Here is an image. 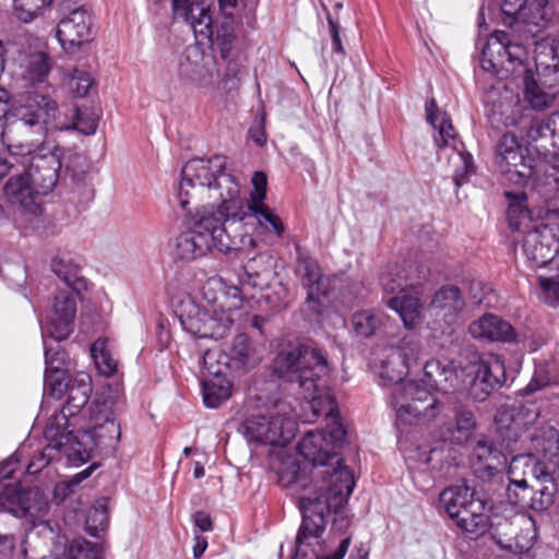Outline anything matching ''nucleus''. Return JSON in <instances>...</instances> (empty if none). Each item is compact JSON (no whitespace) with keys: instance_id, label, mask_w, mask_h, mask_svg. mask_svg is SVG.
Listing matches in <instances>:
<instances>
[{"instance_id":"obj_1","label":"nucleus","mask_w":559,"mask_h":559,"mask_svg":"<svg viewBox=\"0 0 559 559\" xmlns=\"http://www.w3.org/2000/svg\"><path fill=\"white\" fill-rule=\"evenodd\" d=\"M274 371L286 379L296 394L306 400L314 417L324 416L329 438L324 431H309L298 442V452L312 463L322 477L324 490L334 487L333 474L341 469H350L343 465L335 449L343 443L346 430L341 421L336 401L328 386L330 367L326 357L312 343L299 344L281 350L274 359Z\"/></svg>"},{"instance_id":"obj_2","label":"nucleus","mask_w":559,"mask_h":559,"mask_svg":"<svg viewBox=\"0 0 559 559\" xmlns=\"http://www.w3.org/2000/svg\"><path fill=\"white\" fill-rule=\"evenodd\" d=\"M225 166L227 157L217 154L210 158H193L182 167L177 198L186 213L187 228L174 239L171 253L176 259L194 261L213 248L223 253L236 251L227 222L218 214V201L211 194L202 199L193 197L200 188L216 190L214 174Z\"/></svg>"},{"instance_id":"obj_3","label":"nucleus","mask_w":559,"mask_h":559,"mask_svg":"<svg viewBox=\"0 0 559 559\" xmlns=\"http://www.w3.org/2000/svg\"><path fill=\"white\" fill-rule=\"evenodd\" d=\"M213 182L216 190L200 188L193 197L202 199L205 194H211L218 201V214L227 222L233 242H239L234 245L236 251L247 252L255 248L253 230L258 225L277 237L283 236L285 228L282 219L264 203L267 187L264 173L253 174V190L249 200L246 199L238 178L226 173V167L214 174Z\"/></svg>"},{"instance_id":"obj_4","label":"nucleus","mask_w":559,"mask_h":559,"mask_svg":"<svg viewBox=\"0 0 559 559\" xmlns=\"http://www.w3.org/2000/svg\"><path fill=\"white\" fill-rule=\"evenodd\" d=\"M418 353V344L412 337H404L397 345L382 348L376 359L377 372L383 384H394L392 396L397 419L408 425L430 420L442 408L428 389L415 381H403Z\"/></svg>"},{"instance_id":"obj_5","label":"nucleus","mask_w":559,"mask_h":559,"mask_svg":"<svg viewBox=\"0 0 559 559\" xmlns=\"http://www.w3.org/2000/svg\"><path fill=\"white\" fill-rule=\"evenodd\" d=\"M49 503L38 488H23L20 484L4 485L0 493V511L16 518H29L32 528L22 544L24 559H56L67 538L48 521L35 519L48 511Z\"/></svg>"},{"instance_id":"obj_6","label":"nucleus","mask_w":559,"mask_h":559,"mask_svg":"<svg viewBox=\"0 0 559 559\" xmlns=\"http://www.w3.org/2000/svg\"><path fill=\"white\" fill-rule=\"evenodd\" d=\"M58 116V103L51 96L33 92L9 107L0 139L8 151L24 157L45 144L44 140Z\"/></svg>"},{"instance_id":"obj_7","label":"nucleus","mask_w":559,"mask_h":559,"mask_svg":"<svg viewBox=\"0 0 559 559\" xmlns=\"http://www.w3.org/2000/svg\"><path fill=\"white\" fill-rule=\"evenodd\" d=\"M203 296L211 308H199L190 302L180 314L182 328L200 338H222L235 321L242 300L237 287L225 289L217 280L209 281L203 287Z\"/></svg>"},{"instance_id":"obj_8","label":"nucleus","mask_w":559,"mask_h":559,"mask_svg":"<svg viewBox=\"0 0 559 559\" xmlns=\"http://www.w3.org/2000/svg\"><path fill=\"white\" fill-rule=\"evenodd\" d=\"M332 480L334 487L331 490L318 487L299 498L302 520L297 534L323 536L326 516L332 510L337 512L347 502L355 487L353 473L341 468L333 474Z\"/></svg>"},{"instance_id":"obj_9","label":"nucleus","mask_w":559,"mask_h":559,"mask_svg":"<svg viewBox=\"0 0 559 559\" xmlns=\"http://www.w3.org/2000/svg\"><path fill=\"white\" fill-rule=\"evenodd\" d=\"M243 435L250 441L271 447H286L295 437L297 423L284 403L275 405L267 414H257L243 423Z\"/></svg>"},{"instance_id":"obj_10","label":"nucleus","mask_w":559,"mask_h":559,"mask_svg":"<svg viewBox=\"0 0 559 559\" xmlns=\"http://www.w3.org/2000/svg\"><path fill=\"white\" fill-rule=\"evenodd\" d=\"M427 121L437 131L435 143L439 148L451 147L454 154L450 160L454 164L455 170L453 180L456 187H461L467 180L468 176L474 174L475 166L473 156L463 150V143L456 138L454 127L444 111H440L433 98L428 100L425 106Z\"/></svg>"},{"instance_id":"obj_11","label":"nucleus","mask_w":559,"mask_h":559,"mask_svg":"<svg viewBox=\"0 0 559 559\" xmlns=\"http://www.w3.org/2000/svg\"><path fill=\"white\" fill-rule=\"evenodd\" d=\"M496 164L511 183L524 185L534 175L536 160L512 132H504L497 142Z\"/></svg>"},{"instance_id":"obj_12","label":"nucleus","mask_w":559,"mask_h":559,"mask_svg":"<svg viewBox=\"0 0 559 559\" xmlns=\"http://www.w3.org/2000/svg\"><path fill=\"white\" fill-rule=\"evenodd\" d=\"M173 11L175 16L189 24L195 34L218 41L222 46V56L226 57L228 46L234 39L233 33L226 26L214 31L210 9L201 0H173Z\"/></svg>"},{"instance_id":"obj_13","label":"nucleus","mask_w":559,"mask_h":559,"mask_svg":"<svg viewBox=\"0 0 559 559\" xmlns=\"http://www.w3.org/2000/svg\"><path fill=\"white\" fill-rule=\"evenodd\" d=\"M28 157L26 174L41 194L49 193L57 185L61 169V150L58 146L39 145Z\"/></svg>"},{"instance_id":"obj_14","label":"nucleus","mask_w":559,"mask_h":559,"mask_svg":"<svg viewBox=\"0 0 559 559\" xmlns=\"http://www.w3.org/2000/svg\"><path fill=\"white\" fill-rule=\"evenodd\" d=\"M475 376L469 386V396L476 402H484L507 380L504 360L492 353L480 354L474 362Z\"/></svg>"},{"instance_id":"obj_15","label":"nucleus","mask_w":559,"mask_h":559,"mask_svg":"<svg viewBox=\"0 0 559 559\" xmlns=\"http://www.w3.org/2000/svg\"><path fill=\"white\" fill-rule=\"evenodd\" d=\"M44 437L47 445L35 456L26 467L28 474H37L51 461L58 460L61 454L69 460L78 459V453L85 451V448L79 443L78 437L71 432L59 431L53 426H46Z\"/></svg>"},{"instance_id":"obj_16","label":"nucleus","mask_w":559,"mask_h":559,"mask_svg":"<svg viewBox=\"0 0 559 559\" xmlns=\"http://www.w3.org/2000/svg\"><path fill=\"white\" fill-rule=\"evenodd\" d=\"M522 248L534 266L551 264L559 269V239L549 226L542 224L526 233Z\"/></svg>"},{"instance_id":"obj_17","label":"nucleus","mask_w":559,"mask_h":559,"mask_svg":"<svg viewBox=\"0 0 559 559\" xmlns=\"http://www.w3.org/2000/svg\"><path fill=\"white\" fill-rule=\"evenodd\" d=\"M296 272L301 277V283L308 289L306 306L309 311L321 314L325 308V296L321 289L322 273L316 259L300 245L295 246Z\"/></svg>"},{"instance_id":"obj_18","label":"nucleus","mask_w":559,"mask_h":559,"mask_svg":"<svg viewBox=\"0 0 559 559\" xmlns=\"http://www.w3.org/2000/svg\"><path fill=\"white\" fill-rule=\"evenodd\" d=\"M80 292L60 289L53 298L48 316L46 335L57 342L66 340L73 331L76 313V297Z\"/></svg>"},{"instance_id":"obj_19","label":"nucleus","mask_w":559,"mask_h":559,"mask_svg":"<svg viewBox=\"0 0 559 559\" xmlns=\"http://www.w3.org/2000/svg\"><path fill=\"white\" fill-rule=\"evenodd\" d=\"M120 425L117 423L112 412L106 411L94 416V427L82 432L74 433L79 443L85 451L78 453V459L83 461L90 456L95 448L111 447L120 439Z\"/></svg>"},{"instance_id":"obj_20","label":"nucleus","mask_w":559,"mask_h":559,"mask_svg":"<svg viewBox=\"0 0 559 559\" xmlns=\"http://www.w3.org/2000/svg\"><path fill=\"white\" fill-rule=\"evenodd\" d=\"M469 463L478 478L490 480L503 472L507 466V456L492 440L481 435L472 444Z\"/></svg>"},{"instance_id":"obj_21","label":"nucleus","mask_w":559,"mask_h":559,"mask_svg":"<svg viewBox=\"0 0 559 559\" xmlns=\"http://www.w3.org/2000/svg\"><path fill=\"white\" fill-rule=\"evenodd\" d=\"M91 26L88 12L83 8L74 9L59 22L57 38L67 52L74 53L92 39Z\"/></svg>"},{"instance_id":"obj_22","label":"nucleus","mask_w":559,"mask_h":559,"mask_svg":"<svg viewBox=\"0 0 559 559\" xmlns=\"http://www.w3.org/2000/svg\"><path fill=\"white\" fill-rule=\"evenodd\" d=\"M68 399L62 409L53 414L47 424V426H53L59 431L71 432L74 436V430L70 427H74L71 421L72 418L86 405L91 394V384L87 376H83L80 379H75L71 382L69 388Z\"/></svg>"},{"instance_id":"obj_23","label":"nucleus","mask_w":559,"mask_h":559,"mask_svg":"<svg viewBox=\"0 0 559 559\" xmlns=\"http://www.w3.org/2000/svg\"><path fill=\"white\" fill-rule=\"evenodd\" d=\"M468 333L473 338L484 342L518 343L520 341L514 328L493 313H485L471 322Z\"/></svg>"},{"instance_id":"obj_24","label":"nucleus","mask_w":559,"mask_h":559,"mask_svg":"<svg viewBox=\"0 0 559 559\" xmlns=\"http://www.w3.org/2000/svg\"><path fill=\"white\" fill-rule=\"evenodd\" d=\"M464 308L465 299L460 288L453 285L440 287L429 304L431 316L447 325L456 323Z\"/></svg>"},{"instance_id":"obj_25","label":"nucleus","mask_w":559,"mask_h":559,"mask_svg":"<svg viewBox=\"0 0 559 559\" xmlns=\"http://www.w3.org/2000/svg\"><path fill=\"white\" fill-rule=\"evenodd\" d=\"M492 525L498 535L513 540L522 549H530L537 539L536 521L527 513L515 514L510 520L504 519Z\"/></svg>"},{"instance_id":"obj_26","label":"nucleus","mask_w":559,"mask_h":559,"mask_svg":"<svg viewBox=\"0 0 559 559\" xmlns=\"http://www.w3.org/2000/svg\"><path fill=\"white\" fill-rule=\"evenodd\" d=\"M427 272L423 267H415L414 263L391 264L382 272L380 284L386 293L403 294L406 288H415Z\"/></svg>"},{"instance_id":"obj_27","label":"nucleus","mask_w":559,"mask_h":559,"mask_svg":"<svg viewBox=\"0 0 559 559\" xmlns=\"http://www.w3.org/2000/svg\"><path fill=\"white\" fill-rule=\"evenodd\" d=\"M37 194H41V192L37 191L26 171L12 176L4 186V195L8 201L34 215L40 212V206L36 201Z\"/></svg>"},{"instance_id":"obj_28","label":"nucleus","mask_w":559,"mask_h":559,"mask_svg":"<svg viewBox=\"0 0 559 559\" xmlns=\"http://www.w3.org/2000/svg\"><path fill=\"white\" fill-rule=\"evenodd\" d=\"M222 357L226 367L233 370L253 368L260 358L249 337L246 334L236 335L231 343L223 350Z\"/></svg>"},{"instance_id":"obj_29","label":"nucleus","mask_w":559,"mask_h":559,"mask_svg":"<svg viewBox=\"0 0 559 559\" xmlns=\"http://www.w3.org/2000/svg\"><path fill=\"white\" fill-rule=\"evenodd\" d=\"M506 44V32L496 31L491 34L481 51L480 67L483 70L496 75H502L503 72L511 71L507 62Z\"/></svg>"},{"instance_id":"obj_30","label":"nucleus","mask_w":559,"mask_h":559,"mask_svg":"<svg viewBox=\"0 0 559 559\" xmlns=\"http://www.w3.org/2000/svg\"><path fill=\"white\" fill-rule=\"evenodd\" d=\"M386 306L399 313L406 329L412 330L421 323L424 302L417 295L397 294L388 299Z\"/></svg>"},{"instance_id":"obj_31","label":"nucleus","mask_w":559,"mask_h":559,"mask_svg":"<svg viewBox=\"0 0 559 559\" xmlns=\"http://www.w3.org/2000/svg\"><path fill=\"white\" fill-rule=\"evenodd\" d=\"M547 469V465L532 454L514 456L508 468L509 485H525L527 476L536 480Z\"/></svg>"},{"instance_id":"obj_32","label":"nucleus","mask_w":559,"mask_h":559,"mask_svg":"<svg viewBox=\"0 0 559 559\" xmlns=\"http://www.w3.org/2000/svg\"><path fill=\"white\" fill-rule=\"evenodd\" d=\"M476 427L477 423L473 412L460 406L454 412V423L442 432V438L454 444H464L471 439Z\"/></svg>"},{"instance_id":"obj_33","label":"nucleus","mask_w":559,"mask_h":559,"mask_svg":"<svg viewBox=\"0 0 559 559\" xmlns=\"http://www.w3.org/2000/svg\"><path fill=\"white\" fill-rule=\"evenodd\" d=\"M484 510L483 501L473 497L463 509L457 510V515H451L450 518L465 532L483 533L488 522Z\"/></svg>"},{"instance_id":"obj_34","label":"nucleus","mask_w":559,"mask_h":559,"mask_svg":"<svg viewBox=\"0 0 559 559\" xmlns=\"http://www.w3.org/2000/svg\"><path fill=\"white\" fill-rule=\"evenodd\" d=\"M424 373L427 384L436 390L448 393L460 388L455 370L440 360L427 361Z\"/></svg>"},{"instance_id":"obj_35","label":"nucleus","mask_w":559,"mask_h":559,"mask_svg":"<svg viewBox=\"0 0 559 559\" xmlns=\"http://www.w3.org/2000/svg\"><path fill=\"white\" fill-rule=\"evenodd\" d=\"M51 271L67 285L66 289L81 292L86 283L81 275V267L72 258L58 255L51 261Z\"/></svg>"},{"instance_id":"obj_36","label":"nucleus","mask_w":559,"mask_h":559,"mask_svg":"<svg viewBox=\"0 0 559 559\" xmlns=\"http://www.w3.org/2000/svg\"><path fill=\"white\" fill-rule=\"evenodd\" d=\"M555 493V479L547 469L543 476L536 479V485L532 486L527 508L537 512L546 511L554 503Z\"/></svg>"},{"instance_id":"obj_37","label":"nucleus","mask_w":559,"mask_h":559,"mask_svg":"<svg viewBox=\"0 0 559 559\" xmlns=\"http://www.w3.org/2000/svg\"><path fill=\"white\" fill-rule=\"evenodd\" d=\"M51 70L50 59L43 51L26 56L21 63V76L29 84L43 83Z\"/></svg>"},{"instance_id":"obj_38","label":"nucleus","mask_w":559,"mask_h":559,"mask_svg":"<svg viewBox=\"0 0 559 559\" xmlns=\"http://www.w3.org/2000/svg\"><path fill=\"white\" fill-rule=\"evenodd\" d=\"M474 497V491L466 485H454L445 488L439 495V506L449 515H457Z\"/></svg>"},{"instance_id":"obj_39","label":"nucleus","mask_w":559,"mask_h":559,"mask_svg":"<svg viewBox=\"0 0 559 559\" xmlns=\"http://www.w3.org/2000/svg\"><path fill=\"white\" fill-rule=\"evenodd\" d=\"M97 129V117L88 109H81L75 107L73 109V117L71 121H62L60 115L56 117L53 122V130L68 131L76 130L85 135H92Z\"/></svg>"},{"instance_id":"obj_40","label":"nucleus","mask_w":559,"mask_h":559,"mask_svg":"<svg viewBox=\"0 0 559 559\" xmlns=\"http://www.w3.org/2000/svg\"><path fill=\"white\" fill-rule=\"evenodd\" d=\"M508 200L507 218L512 231H518L530 221V211L527 209V197L524 192H504Z\"/></svg>"},{"instance_id":"obj_41","label":"nucleus","mask_w":559,"mask_h":559,"mask_svg":"<svg viewBox=\"0 0 559 559\" xmlns=\"http://www.w3.org/2000/svg\"><path fill=\"white\" fill-rule=\"evenodd\" d=\"M504 417L509 418L510 423L506 426L507 429L515 437H520L530 430L528 424L536 419L537 415L528 408L520 405L512 406L500 413L499 421L502 423Z\"/></svg>"},{"instance_id":"obj_42","label":"nucleus","mask_w":559,"mask_h":559,"mask_svg":"<svg viewBox=\"0 0 559 559\" xmlns=\"http://www.w3.org/2000/svg\"><path fill=\"white\" fill-rule=\"evenodd\" d=\"M383 324V314L373 310H360L353 314L352 325L355 334L360 337L372 336Z\"/></svg>"},{"instance_id":"obj_43","label":"nucleus","mask_w":559,"mask_h":559,"mask_svg":"<svg viewBox=\"0 0 559 559\" xmlns=\"http://www.w3.org/2000/svg\"><path fill=\"white\" fill-rule=\"evenodd\" d=\"M231 395V384L224 378L204 381L203 401L206 407L216 408Z\"/></svg>"},{"instance_id":"obj_44","label":"nucleus","mask_w":559,"mask_h":559,"mask_svg":"<svg viewBox=\"0 0 559 559\" xmlns=\"http://www.w3.org/2000/svg\"><path fill=\"white\" fill-rule=\"evenodd\" d=\"M535 63L537 69L557 72L559 70L558 46L554 39L545 38L536 43Z\"/></svg>"},{"instance_id":"obj_45","label":"nucleus","mask_w":559,"mask_h":559,"mask_svg":"<svg viewBox=\"0 0 559 559\" xmlns=\"http://www.w3.org/2000/svg\"><path fill=\"white\" fill-rule=\"evenodd\" d=\"M91 355L100 374L111 377L116 373L118 361L112 357L106 340H96L91 346Z\"/></svg>"},{"instance_id":"obj_46","label":"nucleus","mask_w":559,"mask_h":559,"mask_svg":"<svg viewBox=\"0 0 559 559\" xmlns=\"http://www.w3.org/2000/svg\"><path fill=\"white\" fill-rule=\"evenodd\" d=\"M325 551L323 536H306L297 534L295 556L292 559H319Z\"/></svg>"},{"instance_id":"obj_47","label":"nucleus","mask_w":559,"mask_h":559,"mask_svg":"<svg viewBox=\"0 0 559 559\" xmlns=\"http://www.w3.org/2000/svg\"><path fill=\"white\" fill-rule=\"evenodd\" d=\"M102 552L103 545L100 543L76 538L66 547L61 559H100Z\"/></svg>"},{"instance_id":"obj_48","label":"nucleus","mask_w":559,"mask_h":559,"mask_svg":"<svg viewBox=\"0 0 559 559\" xmlns=\"http://www.w3.org/2000/svg\"><path fill=\"white\" fill-rule=\"evenodd\" d=\"M548 122L549 116L543 119H535L526 131L528 142L535 143L536 150L543 153H549L552 150L550 128H546Z\"/></svg>"},{"instance_id":"obj_49","label":"nucleus","mask_w":559,"mask_h":559,"mask_svg":"<svg viewBox=\"0 0 559 559\" xmlns=\"http://www.w3.org/2000/svg\"><path fill=\"white\" fill-rule=\"evenodd\" d=\"M107 524L108 513L105 500H98L86 513L85 530L91 536L97 537L99 532L106 530Z\"/></svg>"},{"instance_id":"obj_50","label":"nucleus","mask_w":559,"mask_h":559,"mask_svg":"<svg viewBox=\"0 0 559 559\" xmlns=\"http://www.w3.org/2000/svg\"><path fill=\"white\" fill-rule=\"evenodd\" d=\"M48 5L46 0H13V13L20 22L29 23Z\"/></svg>"},{"instance_id":"obj_51","label":"nucleus","mask_w":559,"mask_h":559,"mask_svg":"<svg viewBox=\"0 0 559 559\" xmlns=\"http://www.w3.org/2000/svg\"><path fill=\"white\" fill-rule=\"evenodd\" d=\"M66 370L45 372V391L52 397L60 400L69 390L71 382Z\"/></svg>"},{"instance_id":"obj_52","label":"nucleus","mask_w":559,"mask_h":559,"mask_svg":"<svg viewBox=\"0 0 559 559\" xmlns=\"http://www.w3.org/2000/svg\"><path fill=\"white\" fill-rule=\"evenodd\" d=\"M67 85L76 97H84L93 85V79L86 71L73 69L67 75Z\"/></svg>"},{"instance_id":"obj_53","label":"nucleus","mask_w":559,"mask_h":559,"mask_svg":"<svg viewBox=\"0 0 559 559\" xmlns=\"http://www.w3.org/2000/svg\"><path fill=\"white\" fill-rule=\"evenodd\" d=\"M539 299L551 306L559 305V275L554 277H539Z\"/></svg>"},{"instance_id":"obj_54","label":"nucleus","mask_w":559,"mask_h":559,"mask_svg":"<svg viewBox=\"0 0 559 559\" xmlns=\"http://www.w3.org/2000/svg\"><path fill=\"white\" fill-rule=\"evenodd\" d=\"M526 98L531 106L537 110L549 108L554 103V96L542 91L535 82L526 81Z\"/></svg>"},{"instance_id":"obj_55","label":"nucleus","mask_w":559,"mask_h":559,"mask_svg":"<svg viewBox=\"0 0 559 559\" xmlns=\"http://www.w3.org/2000/svg\"><path fill=\"white\" fill-rule=\"evenodd\" d=\"M444 456V449L442 448H431L426 449L419 447L416 450V459L423 462L426 465H430L432 469H436L440 473L444 471V464L442 463Z\"/></svg>"},{"instance_id":"obj_56","label":"nucleus","mask_w":559,"mask_h":559,"mask_svg":"<svg viewBox=\"0 0 559 559\" xmlns=\"http://www.w3.org/2000/svg\"><path fill=\"white\" fill-rule=\"evenodd\" d=\"M543 433L545 440L537 447H540V451L544 452L545 455L549 453L550 461L559 466V432L554 427H547Z\"/></svg>"},{"instance_id":"obj_57","label":"nucleus","mask_w":559,"mask_h":559,"mask_svg":"<svg viewBox=\"0 0 559 559\" xmlns=\"http://www.w3.org/2000/svg\"><path fill=\"white\" fill-rule=\"evenodd\" d=\"M67 361L68 355L59 345L56 348L45 346L46 371L66 370Z\"/></svg>"},{"instance_id":"obj_58","label":"nucleus","mask_w":559,"mask_h":559,"mask_svg":"<svg viewBox=\"0 0 559 559\" xmlns=\"http://www.w3.org/2000/svg\"><path fill=\"white\" fill-rule=\"evenodd\" d=\"M526 2L527 0H502L501 10L510 19V24L514 21L526 22Z\"/></svg>"},{"instance_id":"obj_59","label":"nucleus","mask_w":559,"mask_h":559,"mask_svg":"<svg viewBox=\"0 0 559 559\" xmlns=\"http://www.w3.org/2000/svg\"><path fill=\"white\" fill-rule=\"evenodd\" d=\"M531 488L528 484L525 485H509L507 488L508 500L515 506L523 508L527 507L528 498L531 496Z\"/></svg>"},{"instance_id":"obj_60","label":"nucleus","mask_w":559,"mask_h":559,"mask_svg":"<svg viewBox=\"0 0 559 559\" xmlns=\"http://www.w3.org/2000/svg\"><path fill=\"white\" fill-rule=\"evenodd\" d=\"M257 263L258 260L255 258L250 259L245 265V271L249 280H252L251 285L253 287H262L263 285L266 284V278L270 273V270L269 267L265 266L258 271L255 267Z\"/></svg>"},{"instance_id":"obj_61","label":"nucleus","mask_w":559,"mask_h":559,"mask_svg":"<svg viewBox=\"0 0 559 559\" xmlns=\"http://www.w3.org/2000/svg\"><path fill=\"white\" fill-rule=\"evenodd\" d=\"M504 46L508 66L511 68V71H513L516 64L521 66L523 62V57L525 55L524 47L520 44H513L509 39L508 34L507 44Z\"/></svg>"},{"instance_id":"obj_62","label":"nucleus","mask_w":559,"mask_h":559,"mask_svg":"<svg viewBox=\"0 0 559 559\" xmlns=\"http://www.w3.org/2000/svg\"><path fill=\"white\" fill-rule=\"evenodd\" d=\"M552 383V380L548 373V371L545 368H538L534 377L532 378L531 382L526 386V391L528 393L538 391L545 386H548Z\"/></svg>"},{"instance_id":"obj_63","label":"nucleus","mask_w":559,"mask_h":559,"mask_svg":"<svg viewBox=\"0 0 559 559\" xmlns=\"http://www.w3.org/2000/svg\"><path fill=\"white\" fill-rule=\"evenodd\" d=\"M518 335L520 338L518 343H523L531 352L538 350L547 342V338L540 332H534L530 335L518 333Z\"/></svg>"},{"instance_id":"obj_64","label":"nucleus","mask_w":559,"mask_h":559,"mask_svg":"<svg viewBox=\"0 0 559 559\" xmlns=\"http://www.w3.org/2000/svg\"><path fill=\"white\" fill-rule=\"evenodd\" d=\"M328 23H329V28H330V36L332 39V50L334 52H337V53H341L344 56L345 49L342 45V40H341V36H340L341 27H340L338 23L335 22L330 14H328Z\"/></svg>"}]
</instances>
